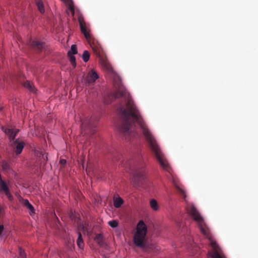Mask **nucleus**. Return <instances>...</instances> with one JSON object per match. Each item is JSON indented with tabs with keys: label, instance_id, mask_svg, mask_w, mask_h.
Segmentation results:
<instances>
[{
	"label": "nucleus",
	"instance_id": "obj_15",
	"mask_svg": "<svg viewBox=\"0 0 258 258\" xmlns=\"http://www.w3.org/2000/svg\"><path fill=\"white\" fill-rule=\"evenodd\" d=\"M95 240L100 246L104 244L103 237L101 234H97L95 236Z\"/></svg>",
	"mask_w": 258,
	"mask_h": 258
},
{
	"label": "nucleus",
	"instance_id": "obj_30",
	"mask_svg": "<svg viewBox=\"0 0 258 258\" xmlns=\"http://www.w3.org/2000/svg\"><path fill=\"white\" fill-rule=\"evenodd\" d=\"M5 230L4 226L3 224L0 225V237L3 235Z\"/></svg>",
	"mask_w": 258,
	"mask_h": 258
},
{
	"label": "nucleus",
	"instance_id": "obj_5",
	"mask_svg": "<svg viewBox=\"0 0 258 258\" xmlns=\"http://www.w3.org/2000/svg\"><path fill=\"white\" fill-rule=\"evenodd\" d=\"M96 124L97 119L94 117H87L82 120L81 124V134H83V136L88 134H90L91 135L94 134L96 132L94 128L96 126Z\"/></svg>",
	"mask_w": 258,
	"mask_h": 258
},
{
	"label": "nucleus",
	"instance_id": "obj_28",
	"mask_svg": "<svg viewBox=\"0 0 258 258\" xmlns=\"http://www.w3.org/2000/svg\"><path fill=\"white\" fill-rule=\"evenodd\" d=\"M5 195L7 196V198L10 201H12L13 200V196L10 193V191L5 193Z\"/></svg>",
	"mask_w": 258,
	"mask_h": 258
},
{
	"label": "nucleus",
	"instance_id": "obj_4",
	"mask_svg": "<svg viewBox=\"0 0 258 258\" xmlns=\"http://www.w3.org/2000/svg\"><path fill=\"white\" fill-rule=\"evenodd\" d=\"M147 232V226L143 221H140L137 226V231L134 236V243L139 247L145 246V240Z\"/></svg>",
	"mask_w": 258,
	"mask_h": 258
},
{
	"label": "nucleus",
	"instance_id": "obj_31",
	"mask_svg": "<svg viewBox=\"0 0 258 258\" xmlns=\"http://www.w3.org/2000/svg\"><path fill=\"white\" fill-rule=\"evenodd\" d=\"M60 163L61 164H64L66 163V161L64 159H61L60 160Z\"/></svg>",
	"mask_w": 258,
	"mask_h": 258
},
{
	"label": "nucleus",
	"instance_id": "obj_26",
	"mask_svg": "<svg viewBox=\"0 0 258 258\" xmlns=\"http://www.w3.org/2000/svg\"><path fill=\"white\" fill-rule=\"evenodd\" d=\"M108 224L110 227L115 228L118 226V222L116 220H112L108 222Z\"/></svg>",
	"mask_w": 258,
	"mask_h": 258
},
{
	"label": "nucleus",
	"instance_id": "obj_25",
	"mask_svg": "<svg viewBox=\"0 0 258 258\" xmlns=\"http://www.w3.org/2000/svg\"><path fill=\"white\" fill-rule=\"evenodd\" d=\"M62 1H63L66 3H69V9L73 13H74V8L73 4V1L72 0H61Z\"/></svg>",
	"mask_w": 258,
	"mask_h": 258
},
{
	"label": "nucleus",
	"instance_id": "obj_11",
	"mask_svg": "<svg viewBox=\"0 0 258 258\" xmlns=\"http://www.w3.org/2000/svg\"><path fill=\"white\" fill-rule=\"evenodd\" d=\"M20 201L23 203L24 206L30 211V214L34 213V208L33 206L29 203L27 199H23L21 196H20Z\"/></svg>",
	"mask_w": 258,
	"mask_h": 258
},
{
	"label": "nucleus",
	"instance_id": "obj_3",
	"mask_svg": "<svg viewBox=\"0 0 258 258\" xmlns=\"http://www.w3.org/2000/svg\"><path fill=\"white\" fill-rule=\"evenodd\" d=\"M122 165L125 168L126 171L133 174L137 183L139 184L145 178V172L143 163L138 165H132L130 162L122 163Z\"/></svg>",
	"mask_w": 258,
	"mask_h": 258
},
{
	"label": "nucleus",
	"instance_id": "obj_1",
	"mask_svg": "<svg viewBox=\"0 0 258 258\" xmlns=\"http://www.w3.org/2000/svg\"><path fill=\"white\" fill-rule=\"evenodd\" d=\"M119 112L121 119V123L118 128L124 139L129 141L136 137L137 132L135 123V122L138 123L157 161L164 169L168 170L169 167L168 163L164 159L155 138L148 130L139 110L134 104L133 100L131 98L127 97L126 99V108L120 107L119 109Z\"/></svg>",
	"mask_w": 258,
	"mask_h": 258
},
{
	"label": "nucleus",
	"instance_id": "obj_19",
	"mask_svg": "<svg viewBox=\"0 0 258 258\" xmlns=\"http://www.w3.org/2000/svg\"><path fill=\"white\" fill-rule=\"evenodd\" d=\"M150 206L153 210H154L155 211H157L158 210V209H159L158 204L157 202L155 200L152 199L150 201Z\"/></svg>",
	"mask_w": 258,
	"mask_h": 258
},
{
	"label": "nucleus",
	"instance_id": "obj_29",
	"mask_svg": "<svg viewBox=\"0 0 258 258\" xmlns=\"http://www.w3.org/2000/svg\"><path fill=\"white\" fill-rule=\"evenodd\" d=\"M19 253L21 258H25L26 255L25 252L21 249H19Z\"/></svg>",
	"mask_w": 258,
	"mask_h": 258
},
{
	"label": "nucleus",
	"instance_id": "obj_20",
	"mask_svg": "<svg viewBox=\"0 0 258 258\" xmlns=\"http://www.w3.org/2000/svg\"><path fill=\"white\" fill-rule=\"evenodd\" d=\"M79 236L77 240V243L78 247L80 248H82L84 246V243L83 241V239L82 238V235L80 232L78 233Z\"/></svg>",
	"mask_w": 258,
	"mask_h": 258
},
{
	"label": "nucleus",
	"instance_id": "obj_6",
	"mask_svg": "<svg viewBox=\"0 0 258 258\" xmlns=\"http://www.w3.org/2000/svg\"><path fill=\"white\" fill-rule=\"evenodd\" d=\"M114 85L117 89V91L115 94V98L120 97H125L126 92L123 86L121 79L119 77H116L114 79Z\"/></svg>",
	"mask_w": 258,
	"mask_h": 258
},
{
	"label": "nucleus",
	"instance_id": "obj_2",
	"mask_svg": "<svg viewBox=\"0 0 258 258\" xmlns=\"http://www.w3.org/2000/svg\"><path fill=\"white\" fill-rule=\"evenodd\" d=\"M188 214L196 221L202 233L207 238L210 242V244L212 248V250L208 252V254L212 258H225L222 255V251L215 241H214L210 233V231L207 225L205 223L203 217L194 205H188L187 207Z\"/></svg>",
	"mask_w": 258,
	"mask_h": 258
},
{
	"label": "nucleus",
	"instance_id": "obj_24",
	"mask_svg": "<svg viewBox=\"0 0 258 258\" xmlns=\"http://www.w3.org/2000/svg\"><path fill=\"white\" fill-rule=\"evenodd\" d=\"M90 54L88 51L85 50L83 53L82 57L85 62H87L89 59Z\"/></svg>",
	"mask_w": 258,
	"mask_h": 258
},
{
	"label": "nucleus",
	"instance_id": "obj_21",
	"mask_svg": "<svg viewBox=\"0 0 258 258\" xmlns=\"http://www.w3.org/2000/svg\"><path fill=\"white\" fill-rule=\"evenodd\" d=\"M68 55L70 57V60L74 68L76 67V58L73 55H71V51H69L68 52Z\"/></svg>",
	"mask_w": 258,
	"mask_h": 258
},
{
	"label": "nucleus",
	"instance_id": "obj_10",
	"mask_svg": "<svg viewBox=\"0 0 258 258\" xmlns=\"http://www.w3.org/2000/svg\"><path fill=\"white\" fill-rule=\"evenodd\" d=\"M98 78V75L96 72L92 70L89 72L87 76V81L88 83H92L95 82Z\"/></svg>",
	"mask_w": 258,
	"mask_h": 258
},
{
	"label": "nucleus",
	"instance_id": "obj_22",
	"mask_svg": "<svg viewBox=\"0 0 258 258\" xmlns=\"http://www.w3.org/2000/svg\"><path fill=\"white\" fill-rule=\"evenodd\" d=\"M24 86L28 89L31 92H35V88L29 81H26L24 83Z\"/></svg>",
	"mask_w": 258,
	"mask_h": 258
},
{
	"label": "nucleus",
	"instance_id": "obj_14",
	"mask_svg": "<svg viewBox=\"0 0 258 258\" xmlns=\"http://www.w3.org/2000/svg\"><path fill=\"white\" fill-rule=\"evenodd\" d=\"M4 191L5 193L10 191L7 183L4 181L2 178L0 179V191Z\"/></svg>",
	"mask_w": 258,
	"mask_h": 258
},
{
	"label": "nucleus",
	"instance_id": "obj_18",
	"mask_svg": "<svg viewBox=\"0 0 258 258\" xmlns=\"http://www.w3.org/2000/svg\"><path fill=\"white\" fill-rule=\"evenodd\" d=\"M91 46L94 51V52L96 54V55L98 56H100L101 52L102 51L101 48L100 46H96L94 44L91 45Z\"/></svg>",
	"mask_w": 258,
	"mask_h": 258
},
{
	"label": "nucleus",
	"instance_id": "obj_32",
	"mask_svg": "<svg viewBox=\"0 0 258 258\" xmlns=\"http://www.w3.org/2000/svg\"><path fill=\"white\" fill-rule=\"evenodd\" d=\"M106 69L108 71H110L111 70L110 67L108 64L106 65Z\"/></svg>",
	"mask_w": 258,
	"mask_h": 258
},
{
	"label": "nucleus",
	"instance_id": "obj_8",
	"mask_svg": "<svg viewBox=\"0 0 258 258\" xmlns=\"http://www.w3.org/2000/svg\"><path fill=\"white\" fill-rule=\"evenodd\" d=\"M3 131L8 136L10 140V142L14 140L17 134L19 132V130L13 129L11 128H2Z\"/></svg>",
	"mask_w": 258,
	"mask_h": 258
},
{
	"label": "nucleus",
	"instance_id": "obj_7",
	"mask_svg": "<svg viewBox=\"0 0 258 258\" xmlns=\"http://www.w3.org/2000/svg\"><path fill=\"white\" fill-rule=\"evenodd\" d=\"M10 142L11 146L13 148L16 154L17 155L21 154L24 147L25 143L22 141L19 142L18 140L15 141L14 140Z\"/></svg>",
	"mask_w": 258,
	"mask_h": 258
},
{
	"label": "nucleus",
	"instance_id": "obj_17",
	"mask_svg": "<svg viewBox=\"0 0 258 258\" xmlns=\"http://www.w3.org/2000/svg\"><path fill=\"white\" fill-rule=\"evenodd\" d=\"M123 203V200L120 197L114 199L113 204L115 208H119Z\"/></svg>",
	"mask_w": 258,
	"mask_h": 258
},
{
	"label": "nucleus",
	"instance_id": "obj_23",
	"mask_svg": "<svg viewBox=\"0 0 258 258\" xmlns=\"http://www.w3.org/2000/svg\"><path fill=\"white\" fill-rule=\"evenodd\" d=\"M175 187H176V189L177 190L178 193L179 194H180L181 195H182L184 199L185 200V198H186L185 191L177 185H175Z\"/></svg>",
	"mask_w": 258,
	"mask_h": 258
},
{
	"label": "nucleus",
	"instance_id": "obj_16",
	"mask_svg": "<svg viewBox=\"0 0 258 258\" xmlns=\"http://www.w3.org/2000/svg\"><path fill=\"white\" fill-rule=\"evenodd\" d=\"M36 4L37 8L41 13H44L45 12L44 4L42 0H36Z\"/></svg>",
	"mask_w": 258,
	"mask_h": 258
},
{
	"label": "nucleus",
	"instance_id": "obj_13",
	"mask_svg": "<svg viewBox=\"0 0 258 258\" xmlns=\"http://www.w3.org/2000/svg\"><path fill=\"white\" fill-rule=\"evenodd\" d=\"M2 167L5 172H10L12 171L10 163L4 160L2 162Z\"/></svg>",
	"mask_w": 258,
	"mask_h": 258
},
{
	"label": "nucleus",
	"instance_id": "obj_12",
	"mask_svg": "<svg viewBox=\"0 0 258 258\" xmlns=\"http://www.w3.org/2000/svg\"><path fill=\"white\" fill-rule=\"evenodd\" d=\"M31 46L39 51H41L45 46V43L37 40H33L31 42Z\"/></svg>",
	"mask_w": 258,
	"mask_h": 258
},
{
	"label": "nucleus",
	"instance_id": "obj_27",
	"mask_svg": "<svg viewBox=\"0 0 258 258\" xmlns=\"http://www.w3.org/2000/svg\"><path fill=\"white\" fill-rule=\"evenodd\" d=\"M70 51H71V55L77 54L78 51L76 45H72L71 46V49Z\"/></svg>",
	"mask_w": 258,
	"mask_h": 258
},
{
	"label": "nucleus",
	"instance_id": "obj_9",
	"mask_svg": "<svg viewBox=\"0 0 258 258\" xmlns=\"http://www.w3.org/2000/svg\"><path fill=\"white\" fill-rule=\"evenodd\" d=\"M79 22L82 33L84 35L85 38L89 41L91 38V35L87 30L84 19L81 18H79Z\"/></svg>",
	"mask_w": 258,
	"mask_h": 258
}]
</instances>
